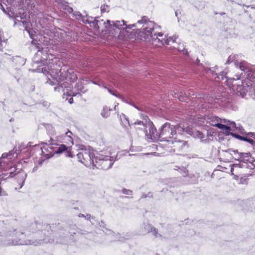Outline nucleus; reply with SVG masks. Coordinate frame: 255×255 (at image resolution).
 Returning a JSON list of instances; mask_svg holds the SVG:
<instances>
[{
    "mask_svg": "<svg viewBox=\"0 0 255 255\" xmlns=\"http://www.w3.org/2000/svg\"><path fill=\"white\" fill-rule=\"evenodd\" d=\"M81 151L77 156L79 161L86 166L94 168L101 167L103 169H108L111 167L115 161L114 156H104L100 154L98 157L95 156V152L91 148H86L81 146Z\"/></svg>",
    "mask_w": 255,
    "mask_h": 255,
    "instance_id": "f257e3e1",
    "label": "nucleus"
},
{
    "mask_svg": "<svg viewBox=\"0 0 255 255\" xmlns=\"http://www.w3.org/2000/svg\"><path fill=\"white\" fill-rule=\"evenodd\" d=\"M42 71L46 72L53 80L54 81H51L49 79L48 82L51 85L59 86L60 84L65 82V80L74 82L77 79V72L74 69L69 68L66 70L61 69L59 70L55 68L53 63L45 66L42 68Z\"/></svg>",
    "mask_w": 255,
    "mask_h": 255,
    "instance_id": "f03ea898",
    "label": "nucleus"
},
{
    "mask_svg": "<svg viewBox=\"0 0 255 255\" xmlns=\"http://www.w3.org/2000/svg\"><path fill=\"white\" fill-rule=\"evenodd\" d=\"M137 23L143 24L142 28L138 30L137 34V37L141 40L152 44L156 41H160V39L157 37L156 33H153L154 30L160 28V26L149 20L145 16H142L140 20H138Z\"/></svg>",
    "mask_w": 255,
    "mask_h": 255,
    "instance_id": "7ed1b4c3",
    "label": "nucleus"
},
{
    "mask_svg": "<svg viewBox=\"0 0 255 255\" xmlns=\"http://www.w3.org/2000/svg\"><path fill=\"white\" fill-rule=\"evenodd\" d=\"M54 91L58 92H63V98L67 100L68 97L81 96L82 94L85 93L87 89L85 88L82 82H78L74 88L67 82L60 84L59 86L54 87Z\"/></svg>",
    "mask_w": 255,
    "mask_h": 255,
    "instance_id": "20e7f679",
    "label": "nucleus"
},
{
    "mask_svg": "<svg viewBox=\"0 0 255 255\" xmlns=\"http://www.w3.org/2000/svg\"><path fill=\"white\" fill-rule=\"evenodd\" d=\"M252 77L249 75L248 78L245 77L243 80L239 78H231L229 82L231 83L233 90L235 93L244 97L250 88L255 86V78Z\"/></svg>",
    "mask_w": 255,
    "mask_h": 255,
    "instance_id": "39448f33",
    "label": "nucleus"
},
{
    "mask_svg": "<svg viewBox=\"0 0 255 255\" xmlns=\"http://www.w3.org/2000/svg\"><path fill=\"white\" fill-rule=\"evenodd\" d=\"M105 24V29L102 30V32L105 34L109 33L112 36H115L119 33L124 34L125 33V25H126V21L124 20L111 21L108 20Z\"/></svg>",
    "mask_w": 255,
    "mask_h": 255,
    "instance_id": "423d86ee",
    "label": "nucleus"
},
{
    "mask_svg": "<svg viewBox=\"0 0 255 255\" xmlns=\"http://www.w3.org/2000/svg\"><path fill=\"white\" fill-rule=\"evenodd\" d=\"M211 126L216 128H242L241 125L237 127L234 121L222 119L216 116H212L206 120L205 128H210Z\"/></svg>",
    "mask_w": 255,
    "mask_h": 255,
    "instance_id": "0eeeda50",
    "label": "nucleus"
},
{
    "mask_svg": "<svg viewBox=\"0 0 255 255\" xmlns=\"http://www.w3.org/2000/svg\"><path fill=\"white\" fill-rule=\"evenodd\" d=\"M249 154L248 153H239L237 150H229L225 153L226 160L227 161H230L232 159L237 160H242L245 157H249Z\"/></svg>",
    "mask_w": 255,
    "mask_h": 255,
    "instance_id": "6e6552de",
    "label": "nucleus"
},
{
    "mask_svg": "<svg viewBox=\"0 0 255 255\" xmlns=\"http://www.w3.org/2000/svg\"><path fill=\"white\" fill-rule=\"evenodd\" d=\"M16 156L14 155L13 151H10L9 153H4L0 157V171L6 170L7 167H5V164L12 160Z\"/></svg>",
    "mask_w": 255,
    "mask_h": 255,
    "instance_id": "1a4fd4ad",
    "label": "nucleus"
},
{
    "mask_svg": "<svg viewBox=\"0 0 255 255\" xmlns=\"http://www.w3.org/2000/svg\"><path fill=\"white\" fill-rule=\"evenodd\" d=\"M240 69L244 71L246 78L248 77V75L252 76V78H255V73L252 68L251 65L244 60L239 61L238 60V66Z\"/></svg>",
    "mask_w": 255,
    "mask_h": 255,
    "instance_id": "9d476101",
    "label": "nucleus"
},
{
    "mask_svg": "<svg viewBox=\"0 0 255 255\" xmlns=\"http://www.w3.org/2000/svg\"><path fill=\"white\" fill-rule=\"evenodd\" d=\"M41 149L42 155L46 158H49L55 154V148L51 145L44 144Z\"/></svg>",
    "mask_w": 255,
    "mask_h": 255,
    "instance_id": "9b49d317",
    "label": "nucleus"
},
{
    "mask_svg": "<svg viewBox=\"0 0 255 255\" xmlns=\"http://www.w3.org/2000/svg\"><path fill=\"white\" fill-rule=\"evenodd\" d=\"M142 121H138L134 123L135 125H142L145 128H154L153 123L150 120L147 115H142L141 117Z\"/></svg>",
    "mask_w": 255,
    "mask_h": 255,
    "instance_id": "f8f14e48",
    "label": "nucleus"
},
{
    "mask_svg": "<svg viewBox=\"0 0 255 255\" xmlns=\"http://www.w3.org/2000/svg\"><path fill=\"white\" fill-rule=\"evenodd\" d=\"M19 23H22V26L24 27L25 30L28 32L30 37L31 39H34L33 37L35 35V32L32 30L31 26V23L30 21H19Z\"/></svg>",
    "mask_w": 255,
    "mask_h": 255,
    "instance_id": "ddd939ff",
    "label": "nucleus"
},
{
    "mask_svg": "<svg viewBox=\"0 0 255 255\" xmlns=\"http://www.w3.org/2000/svg\"><path fill=\"white\" fill-rule=\"evenodd\" d=\"M185 129V131L193 135L195 137L199 138L202 139L204 137V133L203 132L200 131L197 129V128H183Z\"/></svg>",
    "mask_w": 255,
    "mask_h": 255,
    "instance_id": "4468645a",
    "label": "nucleus"
},
{
    "mask_svg": "<svg viewBox=\"0 0 255 255\" xmlns=\"http://www.w3.org/2000/svg\"><path fill=\"white\" fill-rule=\"evenodd\" d=\"M54 148L55 153L60 154L64 151H67L68 153L66 155L69 157H72V155L70 153V151L71 150V146L67 147L65 145L61 144L58 147H54Z\"/></svg>",
    "mask_w": 255,
    "mask_h": 255,
    "instance_id": "2eb2a0df",
    "label": "nucleus"
},
{
    "mask_svg": "<svg viewBox=\"0 0 255 255\" xmlns=\"http://www.w3.org/2000/svg\"><path fill=\"white\" fill-rule=\"evenodd\" d=\"M161 128H158V131L157 128H149L148 138L152 140H156L160 137V132Z\"/></svg>",
    "mask_w": 255,
    "mask_h": 255,
    "instance_id": "dca6fc26",
    "label": "nucleus"
},
{
    "mask_svg": "<svg viewBox=\"0 0 255 255\" xmlns=\"http://www.w3.org/2000/svg\"><path fill=\"white\" fill-rule=\"evenodd\" d=\"M231 99L229 97H225L217 99L218 103L222 107L229 108L231 105Z\"/></svg>",
    "mask_w": 255,
    "mask_h": 255,
    "instance_id": "f3484780",
    "label": "nucleus"
},
{
    "mask_svg": "<svg viewBox=\"0 0 255 255\" xmlns=\"http://www.w3.org/2000/svg\"><path fill=\"white\" fill-rule=\"evenodd\" d=\"M26 178V174L25 172L21 171L16 174V178L17 182L19 184L18 189L21 188L24 182V181Z\"/></svg>",
    "mask_w": 255,
    "mask_h": 255,
    "instance_id": "a211bd4d",
    "label": "nucleus"
},
{
    "mask_svg": "<svg viewBox=\"0 0 255 255\" xmlns=\"http://www.w3.org/2000/svg\"><path fill=\"white\" fill-rule=\"evenodd\" d=\"M205 70L207 71V73L210 72L212 74H215V75H217V76L215 77V79L218 78L219 80H223L224 79H226L227 78V77L226 76L227 73L224 71H222L220 73H219L218 75H217L216 73H215V71L214 70H212L210 68H206L205 69Z\"/></svg>",
    "mask_w": 255,
    "mask_h": 255,
    "instance_id": "6ab92c4d",
    "label": "nucleus"
},
{
    "mask_svg": "<svg viewBox=\"0 0 255 255\" xmlns=\"http://www.w3.org/2000/svg\"><path fill=\"white\" fill-rule=\"evenodd\" d=\"M98 18H99L98 17H96V19H94L92 26L97 30L100 31V27L102 25H104L105 27V24L104 23H106V22L103 21V19L98 20L97 19Z\"/></svg>",
    "mask_w": 255,
    "mask_h": 255,
    "instance_id": "aec40b11",
    "label": "nucleus"
},
{
    "mask_svg": "<svg viewBox=\"0 0 255 255\" xmlns=\"http://www.w3.org/2000/svg\"><path fill=\"white\" fill-rule=\"evenodd\" d=\"M241 57L240 55H231L229 56L226 64H230L231 62H234L235 65L238 66V58Z\"/></svg>",
    "mask_w": 255,
    "mask_h": 255,
    "instance_id": "412c9836",
    "label": "nucleus"
},
{
    "mask_svg": "<svg viewBox=\"0 0 255 255\" xmlns=\"http://www.w3.org/2000/svg\"><path fill=\"white\" fill-rule=\"evenodd\" d=\"M175 36L169 37L168 38L164 39L159 41L160 42L162 45H171L172 43H176Z\"/></svg>",
    "mask_w": 255,
    "mask_h": 255,
    "instance_id": "4be33fe9",
    "label": "nucleus"
},
{
    "mask_svg": "<svg viewBox=\"0 0 255 255\" xmlns=\"http://www.w3.org/2000/svg\"><path fill=\"white\" fill-rule=\"evenodd\" d=\"M121 120L123 127L127 128L130 126L128 118L125 115L123 114L122 116H121Z\"/></svg>",
    "mask_w": 255,
    "mask_h": 255,
    "instance_id": "5701e85b",
    "label": "nucleus"
},
{
    "mask_svg": "<svg viewBox=\"0 0 255 255\" xmlns=\"http://www.w3.org/2000/svg\"><path fill=\"white\" fill-rule=\"evenodd\" d=\"M173 47L178 50L179 51H182L183 54L188 55V52L186 49L185 48L183 44H178L177 46L173 45Z\"/></svg>",
    "mask_w": 255,
    "mask_h": 255,
    "instance_id": "b1692460",
    "label": "nucleus"
},
{
    "mask_svg": "<svg viewBox=\"0 0 255 255\" xmlns=\"http://www.w3.org/2000/svg\"><path fill=\"white\" fill-rule=\"evenodd\" d=\"M108 91L113 95L121 99L123 102L125 103H128V101L125 99V98L123 97L122 95H121L118 92H117V91L115 90L113 91L110 89H108Z\"/></svg>",
    "mask_w": 255,
    "mask_h": 255,
    "instance_id": "393cba45",
    "label": "nucleus"
},
{
    "mask_svg": "<svg viewBox=\"0 0 255 255\" xmlns=\"http://www.w3.org/2000/svg\"><path fill=\"white\" fill-rule=\"evenodd\" d=\"M112 111V109L108 108L107 107H104L103 110L101 113V115L103 118H107L109 117L110 115V112Z\"/></svg>",
    "mask_w": 255,
    "mask_h": 255,
    "instance_id": "a878e982",
    "label": "nucleus"
},
{
    "mask_svg": "<svg viewBox=\"0 0 255 255\" xmlns=\"http://www.w3.org/2000/svg\"><path fill=\"white\" fill-rule=\"evenodd\" d=\"M178 98L180 101L186 102L188 99V95L186 93L183 94V92H181L179 96H178Z\"/></svg>",
    "mask_w": 255,
    "mask_h": 255,
    "instance_id": "bb28decb",
    "label": "nucleus"
},
{
    "mask_svg": "<svg viewBox=\"0 0 255 255\" xmlns=\"http://www.w3.org/2000/svg\"><path fill=\"white\" fill-rule=\"evenodd\" d=\"M81 19L83 23L89 24L91 26H92L93 21H89V18H88L87 14H86V15H83Z\"/></svg>",
    "mask_w": 255,
    "mask_h": 255,
    "instance_id": "cd10ccee",
    "label": "nucleus"
},
{
    "mask_svg": "<svg viewBox=\"0 0 255 255\" xmlns=\"http://www.w3.org/2000/svg\"><path fill=\"white\" fill-rule=\"evenodd\" d=\"M32 243L30 241H19L18 242H16L15 243H13L14 245H31Z\"/></svg>",
    "mask_w": 255,
    "mask_h": 255,
    "instance_id": "c85d7f7f",
    "label": "nucleus"
},
{
    "mask_svg": "<svg viewBox=\"0 0 255 255\" xmlns=\"http://www.w3.org/2000/svg\"><path fill=\"white\" fill-rule=\"evenodd\" d=\"M135 27V24H131L127 25L126 24V25H125V33H128V29H131L132 27Z\"/></svg>",
    "mask_w": 255,
    "mask_h": 255,
    "instance_id": "c756f323",
    "label": "nucleus"
},
{
    "mask_svg": "<svg viewBox=\"0 0 255 255\" xmlns=\"http://www.w3.org/2000/svg\"><path fill=\"white\" fill-rule=\"evenodd\" d=\"M101 12H108L109 11V6L108 5H103L101 7Z\"/></svg>",
    "mask_w": 255,
    "mask_h": 255,
    "instance_id": "7c9ffc66",
    "label": "nucleus"
},
{
    "mask_svg": "<svg viewBox=\"0 0 255 255\" xmlns=\"http://www.w3.org/2000/svg\"><path fill=\"white\" fill-rule=\"evenodd\" d=\"M232 135L238 139H241L243 140H247V138L246 137H243L242 136H240L239 135H237L236 134H232Z\"/></svg>",
    "mask_w": 255,
    "mask_h": 255,
    "instance_id": "2f4dec72",
    "label": "nucleus"
},
{
    "mask_svg": "<svg viewBox=\"0 0 255 255\" xmlns=\"http://www.w3.org/2000/svg\"><path fill=\"white\" fill-rule=\"evenodd\" d=\"M72 134V132L70 131H68V132H66V135L69 137L70 138V141H71V144H73V141L72 139V137H71V135Z\"/></svg>",
    "mask_w": 255,
    "mask_h": 255,
    "instance_id": "473e14b6",
    "label": "nucleus"
},
{
    "mask_svg": "<svg viewBox=\"0 0 255 255\" xmlns=\"http://www.w3.org/2000/svg\"><path fill=\"white\" fill-rule=\"evenodd\" d=\"M235 168H239L238 165L237 164H235L232 166L231 172L232 175H234L233 172L234 171Z\"/></svg>",
    "mask_w": 255,
    "mask_h": 255,
    "instance_id": "72a5a7b5",
    "label": "nucleus"
},
{
    "mask_svg": "<svg viewBox=\"0 0 255 255\" xmlns=\"http://www.w3.org/2000/svg\"><path fill=\"white\" fill-rule=\"evenodd\" d=\"M14 26H15L16 25H19L20 26L22 25V23H20L19 22V21L20 20L16 19L15 18H14Z\"/></svg>",
    "mask_w": 255,
    "mask_h": 255,
    "instance_id": "f704fd0d",
    "label": "nucleus"
},
{
    "mask_svg": "<svg viewBox=\"0 0 255 255\" xmlns=\"http://www.w3.org/2000/svg\"><path fill=\"white\" fill-rule=\"evenodd\" d=\"M66 101H68V103L70 104L73 103V97H68L67 100L65 99Z\"/></svg>",
    "mask_w": 255,
    "mask_h": 255,
    "instance_id": "c9c22d12",
    "label": "nucleus"
},
{
    "mask_svg": "<svg viewBox=\"0 0 255 255\" xmlns=\"http://www.w3.org/2000/svg\"><path fill=\"white\" fill-rule=\"evenodd\" d=\"M66 101H68V103L70 104L73 103V97H68L67 100L65 99Z\"/></svg>",
    "mask_w": 255,
    "mask_h": 255,
    "instance_id": "e433bc0d",
    "label": "nucleus"
},
{
    "mask_svg": "<svg viewBox=\"0 0 255 255\" xmlns=\"http://www.w3.org/2000/svg\"><path fill=\"white\" fill-rule=\"evenodd\" d=\"M76 16H77V19H81L83 15H82L80 12H77Z\"/></svg>",
    "mask_w": 255,
    "mask_h": 255,
    "instance_id": "4c0bfd02",
    "label": "nucleus"
},
{
    "mask_svg": "<svg viewBox=\"0 0 255 255\" xmlns=\"http://www.w3.org/2000/svg\"><path fill=\"white\" fill-rule=\"evenodd\" d=\"M167 127H168V128H170V124L169 123H166L164 124L160 128H167Z\"/></svg>",
    "mask_w": 255,
    "mask_h": 255,
    "instance_id": "58836bf2",
    "label": "nucleus"
},
{
    "mask_svg": "<svg viewBox=\"0 0 255 255\" xmlns=\"http://www.w3.org/2000/svg\"><path fill=\"white\" fill-rule=\"evenodd\" d=\"M150 232H151V233H153V234L154 235H155V236H157V235H156L157 233H156V230H155V229L151 228Z\"/></svg>",
    "mask_w": 255,
    "mask_h": 255,
    "instance_id": "ea45409f",
    "label": "nucleus"
},
{
    "mask_svg": "<svg viewBox=\"0 0 255 255\" xmlns=\"http://www.w3.org/2000/svg\"><path fill=\"white\" fill-rule=\"evenodd\" d=\"M0 8L2 10V11L5 13H6V10L5 9V8H4L3 6L2 5V4L1 3V2H0Z\"/></svg>",
    "mask_w": 255,
    "mask_h": 255,
    "instance_id": "a19ab883",
    "label": "nucleus"
},
{
    "mask_svg": "<svg viewBox=\"0 0 255 255\" xmlns=\"http://www.w3.org/2000/svg\"><path fill=\"white\" fill-rule=\"evenodd\" d=\"M124 193L125 194H128V195H130L131 194L132 192L130 190H124Z\"/></svg>",
    "mask_w": 255,
    "mask_h": 255,
    "instance_id": "79ce46f5",
    "label": "nucleus"
},
{
    "mask_svg": "<svg viewBox=\"0 0 255 255\" xmlns=\"http://www.w3.org/2000/svg\"><path fill=\"white\" fill-rule=\"evenodd\" d=\"M243 6H246L247 7H250L251 6V7L252 8V9H255V5H251V6H249V5H246L245 4H243Z\"/></svg>",
    "mask_w": 255,
    "mask_h": 255,
    "instance_id": "37998d69",
    "label": "nucleus"
},
{
    "mask_svg": "<svg viewBox=\"0 0 255 255\" xmlns=\"http://www.w3.org/2000/svg\"><path fill=\"white\" fill-rule=\"evenodd\" d=\"M181 170L184 172L183 175L185 176L186 174V169L185 168L181 169Z\"/></svg>",
    "mask_w": 255,
    "mask_h": 255,
    "instance_id": "c03bdc74",
    "label": "nucleus"
},
{
    "mask_svg": "<svg viewBox=\"0 0 255 255\" xmlns=\"http://www.w3.org/2000/svg\"><path fill=\"white\" fill-rule=\"evenodd\" d=\"M88 18H89V21H94V19H96V18H94L93 17L88 16Z\"/></svg>",
    "mask_w": 255,
    "mask_h": 255,
    "instance_id": "a18cd8bd",
    "label": "nucleus"
},
{
    "mask_svg": "<svg viewBox=\"0 0 255 255\" xmlns=\"http://www.w3.org/2000/svg\"><path fill=\"white\" fill-rule=\"evenodd\" d=\"M42 104H43V105L44 107H46V106H49V104L47 102H43Z\"/></svg>",
    "mask_w": 255,
    "mask_h": 255,
    "instance_id": "49530a36",
    "label": "nucleus"
},
{
    "mask_svg": "<svg viewBox=\"0 0 255 255\" xmlns=\"http://www.w3.org/2000/svg\"><path fill=\"white\" fill-rule=\"evenodd\" d=\"M31 0H25V3H26L27 5H29L31 3Z\"/></svg>",
    "mask_w": 255,
    "mask_h": 255,
    "instance_id": "de8ad7c7",
    "label": "nucleus"
},
{
    "mask_svg": "<svg viewBox=\"0 0 255 255\" xmlns=\"http://www.w3.org/2000/svg\"><path fill=\"white\" fill-rule=\"evenodd\" d=\"M156 34H157V36H163V33L162 32L156 33Z\"/></svg>",
    "mask_w": 255,
    "mask_h": 255,
    "instance_id": "09e8293b",
    "label": "nucleus"
},
{
    "mask_svg": "<svg viewBox=\"0 0 255 255\" xmlns=\"http://www.w3.org/2000/svg\"><path fill=\"white\" fill-rule=\"evenodd\" d=\"M128 103V104H130V105H132V106H133V107H134V108H135L136 109H137L139 110V109H138V108L136 106H135L133 104L128 103H128Z\"/></svg>",
    "mask_w": 255,
    "mask_h": 255,
    "instance_id": "8fccbe9b",
    "label": "nucleus"
},
{
    "mask_svg": "<svg viewBox=\"0 0 255 255\" xmlns=\"http://www.w3.org/2000/svg\"><path fill=\"white\" fill-rule=\"evenodd\" d=\"M42 126L45 127V126H50V125L48 124H45V123H43L41 124Z\"/></svg>",
    "mask_w": 255,
    "mask_h": 255,
    "instance_id": "3c124183",
    "label": "nucleus"
},
{
    "mask_svg": "<svg viewBox=\"0 0 255 255\" xmlns=\"http://www.w3.org/2000/svg\"><path fill=\"white\" fill-rule=\"evenodd\" d=\"M219 14L221 15H225L226 13L225 12H221L219 13Z\"/></svg>",
    "mask_w": 255,
    "mask_h": 255,
    "instance_id": "603ef678",
    "label": "nucleus"
},
{
    "mask_svg": "<svg viewBox=\"0 0 255 255\" xmlns=\"http://www.w3.org/2000/svg\"><path fill=\"white\" fill-rule=\"evenodd\" d=\"M69 10H68L69 12H72L73 11V9L72 8L69 7Z\"/></svg>",
    "mask_w": 255,
    "mask_h": 255,
    "instance_id": "864d4df0",
    "label": "nucleus"
},
{
    "mask_svg": "<svg viewBox=\"0 0 255 255\" xmlns=\"http://www.w3.org/2000/svg\"><path fill=\"white\" fill-rule=\"evenodd\" d=\"M196 62H197V63L198 65H200V64H199L200 60H199L198 59H196Z\"/></svg>",
    "mask_w": 255,
    "mask_h": 255,
    "instance_id": "5fc2aeb1",
    "label": "nucleus"
},
{
    "mask_svg": "<svg viewBox=\"0 0 255 255\" xmlns=\"http://www.w3.org/2000/svg\"><path fill=\"white\" fill-rule=\"evenodd\" d=\"M180 126H178V125L173 126V128H180Z\"/></svg>",
    "mask_w": 255,
    "mask_h": 255,
    "instance_id": "6e6d98bb",
    "label": "nucleus"
},
{
    "mask_svg": "<svg viewBox=\"0 0 255 255\" xmlns=\"http://www.w3.org/2000/svg\"><path fill=\"white\" fill-rule=\"evenodd\" d=\"M6 14H7V15L10 17V18H12V17L10 16V14H9V13H7V12H6Z\"/></svg>",
    "mask_w": 255,
    "mask_h": 255,
    "instance_id": "4d7b16f0",
    "label": "nucleus"
},
{
    "mask_svg": "<svg viewBox=\"0 0 255 255\" xmlns=\"http://www.w3.org/2000/svg\"><path fill=\"white\" fill-rule=\"evenodd\" d=\"M14 121V119H13V118H11V119L9 120V121H10V122H12V121Z\"/></svg>",
    "mask_w": 255,
    "mask_h": 255,
    "instance_id": "13d9d810",
    "label": "nucleus"
},
{
    "mask_svg": "<svg viewBox=\"0 0 255 255\" xmlns=\"http://www.w3.org/2000/svg\"><path fill=\"white\" fill-rule=\"evenodd\" d=\"M56 2H60L61 0H55Z\"/></svg>",
    "mask_w": 255,
    "mask_h": 255,
    "instance_id": "bf43d9fd",
    "label": "nucleus"
},
{
    "mask_svg": "<svg viewBox=\"0 0 255 255\" xmlns=\"http://www.w3.org/2000/svg\"><path fill=\"white\" fill-rule=\"evenodd\" d=\"M117 106H116H116H115V107H114V109H115V110H116V109H117Z\"/></svg>",
    "mask_w": 255,
    "mask_h": 255,
    "instance_id": "052dcab7",
    "label": "nucleus"
},
{
    "mask_svg": "<svg viewBox=\"0 0 255 255\" xmlns=\"http://www.w3.org/2000/svg\"><path fill=\"white\" fill-rule=\"evenodd\" d=\"M175 15L176 16H177V12L176 11H175Z\"/></svg>",
    "mask_w": 255,
    "mask_h": 255,
    "instance_id": "680f3d73",
    "label": "nucleus"
},
{
    "mask_svg": "<svg viewBox=\"0 0 255 255\" xmlns=\"http://www.w3.org/2000/svg\"><path fill=\"white\" fill-rule=\"evenodd\" d=\"M218 13H217V12H215V14H217Z\"/></svg>",
    "mask_w": 255,
    "mask_h": 255,
    "instance_id": "e2e57ef3",
    "label": "nucleus"
},
{
    "mask_svg": "<svg viewBox=\"0 0 255 255\" xmlns=\"http://www.w3.org/2000/svg\"><path fill=\"white\" fill-rule=\"evenodd\" d=\"M20 18H21V19H23V17H22V16H20Z\"/></svg>",
    "mask_w": 255,
    "mask_h": 255,
    "instance_id": "0e129e2a",
    "label": "nucleus"
},
{
    "mask_svg": "<svg viewBox=\"0 0 255 255\" xmlns=\"http://www.w3.org/2000/svg\"><path fill=\"white\" fill-rule=\"evenodd\" d=\"M226 129H230V128H225Z\"/></svg>",
    "mask_w": 255,
    "mask_h": 255,
    "instance_id": "69168bd1",
    "label": "nucleus"
},
{
    "mask_svg": "<svg viewBox=\"0 0 255 255\" xmlns=\"http://www.w3.org/2000/svg\"><path fill=\"white\" fill-rule=\"evenodd\" d=\"M0 2H1V0H0Z\"/></svg>",
    "mask_w": 255,
    "mask_h": 255,
    "instance_id": "338daca9",
    "label": "nucleus"
}]
</instances>
